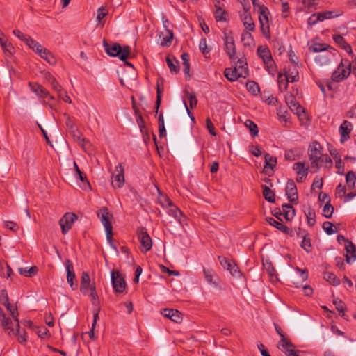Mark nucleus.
I'll return each mask as SVG.
<instances>
[{
	"label": "nucleus",
	"instance_id": "13",
	"mask_svg": "<svg viewBox=\"0 0 356 356\" xmlns=\"http://www.w3.org/2000/svg\"><path fill=\"white\" fill-rule=\"evenodd\" d=\"M225 50L229 56V58L232 60H236V47L234 43V40L232 36L229 35L227 33H225Z\"/></svg>",
	"mask_w": 356,
	"mask_h": 356
},
{
	"label": "nucleus",
	"instance_id": "9",
	"mask_svg": "<svg viewBox=\"0 0 356 356\" xmlns=\"http://www.w3.org/2000/svg\"><path fill=\"white\" fill-rule=\"evenodd\" d=\"M31 90L34 92L40 99H46L54 100V97L50 95L49 91L42 85L37 82H30L29 83Z\"/></svg>",
	"mask_w": 356,
	"mask_h": 356
},
{
	"label": "nucleus",
	"instance_id": "29",
	"mask_svg": "<svg viewBox=\"0 0 356 356\" xmlns=\"http://www.w3.org/2000/svg\"><path fill=\"white\" fill-rule=\"evenodd\" d=\"M282 214L286 220H291L295 216V209L293 206L284 204L282 205Z\"/></svg>",
	"mask_w": 356,
	"mask_h": 356
},
{
	"label": "nucleus",
	"instance_id": "58",
	"mask_svg": "<svg viewBox=\"0 0 356 356\" xmlns=\"http://www.w3.org/2000/svg\"><path fill=\"white\" fill-rule=\"evenodd\" d=\"M13 33L15 36H17L21 40L24 41L26 45L29 43V40L31 39V38L29 35L24 34L19 30H14Z\"/></svg>",
	"mask_w": 356,
	"mask_h": 356
},
{
	"label": "nucleus",
	"instance_id": "33",
	"mask_svg": "<svg viewBox=\"0 0 356 356\" xmlns=\"http://www.w3.org/2000/svg\"><path fill=\"white\" fill-rule=\"evenodd\" d=\"M298 118L301 125L307 127L309 125L312 117L309 113H294Z\"/></svg>",
	"mask_w": 356,
	"mask_h": 356
},
{
	"label": "nucleus",
	"instance_id": "40",
	"mask_svg": "<svg viewBox=\"0 0 356 356\" xmlns=\"http://www.w3.org/2000/svg\"><path fill=\"white\" fill-rule=\"evenodd\" d=\"M346 181L349 189L353 188L356 182L355 172L352 170L348 171L346 175Z\"/></svg>",
	"mask_w": 356,
	"mask_h": 356
},
{
	"label": "nucleus",
	"instance_id": "62",
	"mask_svg": "<svg viewBox=\"0 0 356 356\" xmlns=\"http://www.w3.org/2000/svg\"><path fill=\"white\" fill-rule=\"evenodd\" d=\"M167 31L168 33V35L163 38V41L161 42L162 46L168 47L171 44L172 39H173V33L172 31L170 29H167Z\"/></svg>",
	"mask_w": 356,
	"mask_h": 356
},
{
	"label": "nucleus",
	"instance_id": "26",
	"mask_svg": "<svg viewBox=\"0 0 356 356\" xmlns=\"http://www.w3.org/2000/svg\"><path fill=\"white\" fill-rule=\"evenodd\" d=\"M215 7L216 10L215 12V19L216 22H227V13L218 6L220 3L219 0H214Z\"/></svg>",
	"mask_w": 356,
	"mask_h": 356
},
{
	"label": "nucleus",
	"instance_id": "60",
	"mask_svg": "<svg viewBox=\"0 0 356 356\" xmlns=\"http://www.w3.org/2000/svg\"><path fill=\"white\" fill-rule=\"evenodd\" d=\"M199 48L205 57H207L208 55H209L210 49H209L207 45L206 39L204 38L201 40Z\"/></svg>",
	"mask_w": 356,
	"mask_h": 356
},
{
	"label": "nucleus",
	"instance_id": "63",
	"mask_svg": "<svg viewBox=\"0 0 356 356\" xmlns=\"http://www.w3.org/2000/svg\"><path fill=\"white\" fill-rule=\"evenodd\" d=\"M218 259L221 266L228 270L231 266L234 263V261L229 260L227 258L219 256Z\"/></svg>",
	"mask_w": 356,
	"mask_h": 356
},
{
	"label": "nucleus",
	"instance_id": "39",
	"mask_svg": "<svg viewBox=\"0 0 356 356\" xmlns=\"http://www.w3.org/2000/svg\"><path fill=\"white\" fill-rule=\"evenodd\" d=\"M265 165L264 168H270L273 170L277 163V158L270 155L269 154H266L265 156Z\"/></svg>",
	"mask_w": 356,
	"mask_h": 356
},
{
	"label": "nucleus",
	"instance_id": "42",
	"mask_svg": "<svg viewBox=\"0 0 356 356\" xmlns=\"http://www.w3.org/2000/svg\"><path fill=\"white\" fill-rule=\"evenodd\" d=\"M37 268L36 266H31L30 268H19L18 272L20 275H22L25 277H31L36 273Z\"/></svg>",
	"mask_w": 356,
	"mask_h": 356
},
{
	"label": "nucleus",
	"instance_id": "3",
	"mask_svg": "<svg viewBox=\"0 0 356 356\" xmlns=\"http://www.w3.org/2000/svg\"><path fill=\"white\" fill-rule=\"evenodd\" d=\"M323 154V147L317 141H312L308 147V156L313 168L318 170L319 162Z\"/></svg>",
	"mask_w": 356,
	"mask_h": 356
},
{
	"label": "nucleus",
	"instance_id": "36",
	"mask_svg": "<svg viewBox=\"0 0 356 356\" xmlns=\"http://www.w3.org/2000/svg\"><path fill=\"white\" fill-rule=\"evenodd\" d=\"M279 121L285 127H289L291 124L290 113H277Z\"/></svg>",
	"mask_w": 356,
	"mask_h": 356
},
{
	"label": "nucleus",
	"instance_id": "24",
	"mask_svg": "<svg viewBox=\"0 0 356 356\" xmlns=\"http://www.w3.org/2000/svg\"><path fill=\"white\" fill-rule=\"evenodd\" d=\"M162 315L172 320L174 322L179 323L181 321V313L178 310L172 309H164L161 311Z\"/></svg>",
	"mask_w": 356,
	"mask_h": 356
},
{
	"label": "nucleus",
	"instance_id": "27",
	"mask_svg": "<svg viewBox=\"0 0 356 356\" xmlns=\"http://www.w3.org/2000/svg\"><path fill=\"white\" fill-rule=\"evenodd\" d=\"M74 166L78 178L83 183V185H81V187L84 190L90 189V185L86 179V176L80 170L75 161L74 162Z\"/></svg>",
	"mask_w": 356,
	"mask_h": 356
},
{
	"label": "nucleus",
	"instance_id": "25",
	"mask_svg": "<svg viewBox=\"0 0 356 356\" xmlns=\"http://www.w3.org/2000/svg\"><path fill=\"white\" fill-rule=\"evenodd\" d=\"M292 343L288 341L282 340L278 345V348L285 353L286 356H298V352L291 348Z\"/></svg>",
	"mask_w": 356,
	"mask_h": 356
},
{
	"label": "nucleus",
	"instance_id": "34",
	"mask_svg": "<svg viewBox=\"0 0 356 356\" xmlns=\"http://www.w3.org/2000/svg\"><path fill=\"white\" fill-rule=\"evenodd\" d=\"M323 278L334 286L339 285L341 282L339 278L331 272H325L323 273Z\"/></svg>",
	"mask_w": 356,
	"mask_h": 356
},
{
	"label": "nucleus",
	"instance_id": "8",
	"mask_svg": "<svg viewBox=\"0 0 356 356\" xmlns=\"http://www.w3.org/2000/svg\"><path fill=\"white\" fill-rule=\"evenodd\" d=\"M113 287L116 293H122L126 288V282L118 271H113L111 275Z\"/></svg>",
	"mask_w": 356,
	"mask_h": 356
},
{
	"label": "nucleus",
	"instance_id": "12",
	"mask_svg": "<svg viewBox=\"0 0 356 356\" xmlns=\"http://www.w3.org/2000/svg\"><path fill=\"white\" fill-rule=\"evenodd\" d=\"M97 215L101 222L104 225L105 230L113 229V226L110 220L113 218V215L109 213L106 207H102L97 212Z\"/></svg>",
	"mask_w": 356,
	"mask_h": 356
},
{
	"label": "nucleus",
	"instance_id": "4",
	"mask_svg": "<svg viewBox=\"0 0 356 356\" xmlns=\"http://www.w3.org/2000/svg\"><path fill=\"white\" fill-rule=\"evenodd\" d=\"M350 74V63L347 60H342L337 70L332 74L334 81L339 82L347 78Z\"/></svg>",
	"mask_w": 356,
	"mask_h": 356
},
{
	"label": "nucleus",
	"instance_id": "11",
	"mask_svg": "<svg viewBox=\"0 0 356 356\" xmlns=\"http://www.w3.org/2000/svg\"><path fill=\"white\" fill-rule=\"evenodd\" d=\"M77 219L76 216L73 213H66L59 220L62 233L65 234L71 229L72 224Z\"/></svg>",
	"mask_w": 356,
	"mask_h": 356
},
{
	"label": "nucleus",
	"instance_id": "17",
	"mask_svg": "<svg viewBox=\"0 0 356 356\" xmlns=\"http://www.w3.org/2000/svg\"><path fill=\"white\" fill-rule=\"evenodd\" d=\"M296 274L292 277V283L296 287H299L308 278V273L307 270H302L299 268H296Z\"/></svg>",
	"mask_w": 356,
	"mask_h": 356
},
{
	"label": "nucleus",
	"instance_id": "21",
	"mask_svg": "<svg viewBox=\"0 0 356 356\" xmlns=\"http://www.w3.org/2000/svg\"><path fill=\"white\" fill-rule=\"evenodd\" d=\"M0 325L8 334L14 332L13 321L9 318L6 317V315L1 308H0Z\"/></svg>",
	"mask_w": 356,
	"mask_h": 356
},
{
	"label": "nucleus",
	"instance_id": "59",
	"mask_svg": "<svg viewBox=\"0 0 356 356\" xmlns=\"http://www.w3.org/2000/svg\"><path fill=\"white\" fill-rule=\"evenodd\" d=\"M340 15V14H334L332 11H326L323 13H318V17H321L320 21H323L326 19H331L334 17H337Z\"/></svg>",
	"mask_w": 356,
	"mask_h": 356
},
{
	"label": "nucleus",
	"instance_id": "23",
	"mask_svg": "<svg viewBox=\"0 0 356 356\" xmlns=\"http://www.w3.org/2000/svg\"><path fill=\"white\" fill-rule=\"evenodd\" d=\"M285 100L291 111H305V108H302L293 95H289L286 96Z\"/></svg>",
	"mask_w": 356,
	"mask_h": 356
},
{
	"label": "nucleus",
	"instance_id": "51",
	"mask_svg": "<svg viewBox=\"0 0 356 356\" xmlns=\"http://www.w3.org/2000/svg\"><path fill=\"white\" fill-rule=\"evenodd\" d=\"M236 69L234 68H227L225 70V77L230 81H235L239 77L237 76Z\"/></svg>",
	"mask_w": 356,
	"mask_h": 356
},
{
	"label": "nucleus",
	"instance_id": "32",
	"mask_svg": "<svg viewBox=\"0 0 356 356\" xmlns=\"http://www.w3.org/2000/svg\"><path fill=\"white\" fill-rule=\"evenodd\" d=\"M69 133L71 134L74 140H76L83 147H84L85 142L86 140L84 138H83L82 134L78 130V129H72V130H70Z\"/></svg>",
	"mask_w": 356,
	"mask_h": 356
},
{
	"label": "nucleus",
	"instance_id": "38",
	"mask_svg": "<svg viewBox=\"0 0 356 356\" xmlns=\"http://www.w3.org/2000/svg\"><path fill=\"white\" fill-rule=\"evenodd\" d=\"M40 56L45 60L50 65H55L56 63V59L54 56L47 49L43 50Z\"/></svg>",
	"mask_w": 356,
	"mask_h": 356
},
{
	"label": "nucleus",
	"instance_id": "35",
	"mask_svg": "<svg viewBox=\"0 0 356 356\" xmlns=\"http://www.w3.org/2000/svg\"><path fill=\"white\" fill-rule=\"evenodd\" d=\"M29 47L33 51L39 54V56L42 54L43 50L46 48L43 47L40 43L37 41L34 40L33 38L29 40V43L27 44Z\"/></svg>",
	"mask_w": 356,
	"mask_h": 356
},
{
	"label": "nucleus",
	"instance_id": "18",
	"mask_svg": "<svg viewBox=\"0 0 356 356\" xmlns=\"http://www.w3.org/2000/svg\"><path fill=\"white\" fill-rule=\"evenodd\" d=\"M346 261L348 264H352L356 260V248L351 241H347L345 244Z\"/></svg>",
	"mask_w": 356,
	"mask_h": 356
},
{
	"label": "nucleus",
	"instance_id": "64",
	"mask_svg": "<svg viewBox=\"0 0 356 356\" xmlns=\"http://www.w3.org/2000/svg\"><path fill=\"white\" fill-rule=\"evenodd\" d=\"M241 40L245 45H250L253 38L250 33L245 31L241 35Z\"/></svg>",
	"mask_w": 356,
	"mask_h": 356
},
{
	"label": "nucleus",
	"instance_id": "52",
	"mask_svg": "<svg viewBox=\"0 0 356 356\" xmlns=\"http://www.w3.org/2000/svg\"><path fill=\"white\" fill-rule=\"evenodd\" d=\"M246 88L248 92L254 95H257V93L259 92V85L257 83L253 81H248L246 83Z\"/></svg>",
	"mask_w": 356,
	"mask_h": 356
},
{
	"label": "nucleus",
	"instance_id": "41",
	"mask_svg": "<svg viewBox=\"0 0 356 356\" xmlns=\"http://www.w3.org/2000/svg\"><path fill=\"white\" fill-rule=\"evenodd\" d=\"M305 213L307 220V222L310 226H313L316 222V213L311 207H307L305 211Z\"/></svg>",
	"mask_w": 356,
	"mask_h": 356
},
{
	"label": "nucleus",
	"instance_id": "10",
	"mask_svg": "<svg viewBox=\"0 0 356 356\" xmlns=\"http://www.w3.org/2000/svg\"><path fill=\"white\" fill-rule=\"evenodd\" d=\"M3 294L6 295L5 300H3V299H1V302L6 307V309L10 312V316L13 318V321H14L13 324L14 323L15 324L16 331H17V332H19V319H18L19 313H18L17 309L15 306L11 305L9 302L8 293H4Z\"/></svg>",
	"mask_w": 356,
	"mask_h": 356
},
{
	"label": "nucleus",
	"instance_id": "6",
	"mask_svg": "<svg viewBox=\"0 0 356 356\" xmlns=\"http://www.w3.org/2000/svg\"><path fill=\"white\" fill-rule=\"evenodd\" d=\"M138 238L140 243L141 252L146 253L152 247V241L145 227H139L137 229Z\"/></svg>",
	"mask_w": 356,
	"mask_h": 356
},
{
	"label": "nucleus",
	"instance_id": "19",
	"mask_svg": "<svg viewBox=\"0 0 356 356\" xmlns=\"http://www.w3.org/2000/svg\"><path fill=\"white\" fill-rule=\"evenodd\" d=\"M352 124L345 120L339 127V133L341 134V143H343L350 138V134L352 130Z\"/></svg>",
	"mask_w": 356,
	"mask_h": 356
},
{
	"label": "nucleus",
	"instance_id": "46",
	"mask_svg": "<svg viewBox=\"0 0 356 356\" xmlns=\"http://www.w3.org/2000/svg\"><path fill=\"white\" fill-rule=\"evenodd\" d=\"M197 101L195 96L189 94L188 96V102H184L186 111H190V109H193L197 105Z\"/></svg>",
	"mask_w": 356,
	"mask_h": 356
},
{
	"label": "nucleus",
	"instance_id": "43",
	"mask_svg": "<svg viewBox=\"0 0 356 356\" xmlns=\"http://www.w3.org/2000/svg\"><path fill=\"white\" fill-rule=\"evenodd\" d=\"M263 195L266 200L269 202H275V193L274 192L270 189L268 186H263Z\"/></svg>",
	"mask_w": 356,
	"mask_h": 356
},
{
	"label": "nucleus",
	"instance_id": "48",
	"mask_svg": "<svg viewBox=\"0 0 356 356\" xmlns=\"http://www.w3.org/2000/svg\"><path fill=\"white\" fill-rule=\"evenodd\" d=\"M90 298V301L92 304L95 306H97L99 305L98 296L96 292V289L95 285H91L90 290H89L88 294Z\"/></svg>",
	"mask_w": 356,
	"mask_h": 356
},
{
	"label": "nucleus",
	"instance_id": "7",
	"mask_svg": "<svg viewBox=\"0 0 356 356\" xmlns=\"http://www.w3.org/2000/svg\"><path fill=\"white\" fill-rule=\"evenodd\" d=\"M112 186L120 188L124 184V168L122 163L115 167V173L112 175Z\"/></svg>",
	"mask_w": 356,
	"mask_h": 356
},
{
	"label": "nucleus",
	"instance_id": "14",
	"mask_svg": "<svg viewBox=\"0 0 356 356\" xmlns=\"http://www.w3.org/2000/svg\"><path fill=\"white\" fill-rule=\"evenodd\" d=\"M285 191L289 200L291 203L297 204L298 195L296 185L293 180L291 179L287 181Z\"/></svg>",
	"mask_w": 356,
	"mask_h": 356
},
{
	"label": "nucleus",
	"instance_id": "49",
	"mask_svg": "<svg viewBox=\"0 0 356 356\" xmlns=\"http://www.w3.org/2000/svg\"><path fill=\"white\" fill-rule=\"evenodd\" d=\"M263 266L265 269V270L267 272L268 275L273 279L275 277V280H277V277H275V270L270 261H265L263 262Z\"/></svg>",
	"mask_w": 356,
	"mask_h": 356
},
{
	"label": "nucleus",
	"instance_id": "16",
	"mask_svg": "<svg viewBox=\"0 0 356 356\" xmlns=\"http://www.w3.org/2000/svg\"><path fill=\"white\" fill-rule=\"evenodd\" d=\"M65 264L67 270V282L70 284L71 289L72 290H75L77 289L78 284L76 282H74L76 277L74 272L73 264L69 259L65 261Z\"/></svg>",
	"mask_w": 356,
	"mask_h": 356
},
{
	"label": "nucleus",
	"instance_id": "1",
	"mask_svg": "<svg viewBox=\"0 0 356 356\" xmlns=\"http://www.w3.org/2000/svg\"><path fill=\"white\" fill-rule=\"evenodd\" d=\"M309 52L318 53L314 60L320 66L329 65L336 55V50L326 44L315 43L309 47Z\"/></svg>",
	"mask_w": 356,
	"mask_h": 356
},
{
	"label": "nucleus",
	"instance_id": "56",
	"mask_svg": "<svg viewBox=\"0 0 356 356\" xmlns=\"http://www.w3.org/2000/svg\"><path fill=\"white\" fill-rule=\"evenodd\" d=\"M323 229L324 231L328 234L331 235L335 232H337V229L334 227V225L329 221H325L323 223Z\"/></svg>",
	"mask_w": 356,
	"mask_h": 356
},
{
	"label": "nucleus",
	"instance_id": "44",
	"mask_svg": "<svg viewBox=\"0 0 356 356\" xmlns=\"http://www.w3.org/2000/svg\"><path fill=\"white\" fill-rule=\"evenodd\" d=\"M163 92V86L158 81L157 84H156V101L155 103L156 111H158V110L159 108L161 101V95H162Z\"/></svg>",
	"mask_w": 356,
	"mask_h": 356
},
{
	"label": "nucleus",
	"instance_id": "57",
	"mask_svg": "<svg viewBox=\"0 0 356 356\" xmlns=\"http://www.w3.org/2000/svg\"><path fill=\"white\" fill-rule=\"evenodd\" d=\"M99 309H98L97 311L96 312H95L93 314V322L92 324V327H91V330H90V332H88L90 338L92 339H95L96 338L95 336V333H94V329L96 326L97 321L99 319Z\"/></svg>",
	"mask_w": 356,
	"mask_h": 356
},
{
	"label": "nucleus",
	"instance_id": "61",
	"mask_svg": "<svg viewBox=\"0 0 356 356\" xmlns=\"http://www.w3.org/2000/svg\"><path fill=\"white\" fill-rule=\"evenodd\" d=\"M159 202L163 207L172 206V202L168 196L161 195L159 197Z\"/></svg>",
	"mask_w": 356,
	"mask_h": 356
},
{
	"label": "nucleus",
	"instance_id": "53",
	"mask_svg": "<svg viewBox=\"0 0 356 356\" xmlns=\"http://www.w3.org/2000/svg\"><path fill=\"white\" fill-rule=\"evenodd\" d=\"M245 125L246 127H248L251 133V134L253 136H256L258 135V133H259V130H258V128H257V124L253 122L252 120H247L245 122Z\"/></svg>",
	"mask_w": 356,
	"mask_h": 356
},
{
	"label": "nucleus",
	"instance_id": "55",
	"mask_svg": "<svg viewBox=\"0 0 356 356\" xmlns=\"http://www.w3.org/2000/svg\"><path fill=\"white\" fill-rule=\"evenodd\" d=\"M301 247L307 252H310L312 251V244L310 241V238L308 234H306L303 236Z\"/></svg>",
	"mask_w": 356,
	"mask_h": 356
},
{
	"label": "nucleus",
	"instance_id": "5",
	"mask_svg": "<svg viewBox=\"0 0 356 356\" xmlns=\"http://www.w3.org/2000/svg\"><path fill=\"white\" fill-rule=\"evenodd\" d=\"M258 11L259 13V20L261 31L264 36H265L266 38L269 39L270 38V33L268 17V14L269 13L268 8L266 6L262 5L261 6H259V10Z\"/></svg>",
	"mask_w": 356,
	"mask_h": 356
},
{
	"label": "nucleus",
	"instance_id": "54",
	"mask_svg": "<svg viewBox=\"0 0 356 356\" xmlns=\"http://www.w3.org/2000/svg\"><path fill=\"white\" fill-rule=\"evenodd\" d=\"M330 200L324 205L323 209V214L326 218H330L334 212V207L330 203Z\"/></svg>",
	"mask_w": 356,
	"mask_h": 356
},
{
	"label": "nucleus",
	"instance_id": "28",
	"mask_svg": "<svg viewBox=\"0 0 356 356\" xmlns=\"http://www.w3.org/2000/svg\"><path fill=\"white\" fill-rule=\"evenodd\" d=\"M136 113V122L140 128L141 134L143 136L144 140H145L146 138L148 139L149 136L148 129L145 127V121H144L143 117L141 116V115L138 114V113Z\"/></svg>",
	"mask_w": 356,
	"mask_h": 356
},
{
	"label": "nucleus",
	"instance_id": "22",
	"mask_svg": "<svg viewBox=\"0 0 356 356\" xmlns=\"http://www.w3.org/2000/svg\"><path fill=\"white\" fill-rule=\"evenodd\" d=\"M240 17L247 30L250 31H254L255 30V24L250 13L248 12V10L243 11L240 15Z\"/></svg>",
	"mask_w": 356,
	"mask_h": 356
},
{
	"label": "nucleus",
	"instance_id": "20",
	"mask_svg": "<svg viewBox=\"0 0 356 356\" xmlns=\"http://www.w3.org/2000/svg\"><path fill=\"white\" fill-rule=\"evenodd\" d=\"M91 285H95V284H91V280L90 276L87 272H83L81 273V284H80V291L81 292L86 295L88 294L89 290H90Z\"/></svg>",
	"mask_w": 356,
	"mask_h": 356
},
{
	"label": "nucleus",
	"instance_id": "37",
	"mask_svg": "<svg viewBox=\"0 0 356 356\" xmlns=\"http://www.w3.org/2000/svg\"><path fill=\"white\" fill-rule=\"evenodd\" d=\"M169 209L168 211V213L170 216H173L176 220H177L179 222H181V217L183 216L182 212L179 209L178 207L172 204V206L169 207Z\"/></svg>",
	"mask_w": 356,
	"mask_h": 356
},
{
	"label": "nucleus",
	"instance_id": "15",
	"mask_svg": "<svg viewBox=\"0 0 356 356\" xmlns=\"http://www.w3.org/2000/svg\"><path fill=\"white\" fill-rule=\"evenodd\" d=\"M257 54L261 57L268 68L273 67L274 61L272 58L269 49L266 47L259 46L257 48Z\"/></svg>",
	"mask_w": 356,
	"mask_h": 356
},
{
	"label": "nucleus",
	"instance_id": "50",
	"mask_svg": "<svg viewBox=\"0 0 356 356\" xmlns=\"http://www.w3.org/2000/svg\"><path fill=\"white\" fill-rule=\"evenodd\" d=\"M234 69H236V72L237 74V76L239 78H247L249 75L248 69L247 66H243V65H235Z\"/></svg>",
	"mask_w": 356,
	"mask_h": 356
},
{
	"label": "nucleus",
	"instance_id": "45",
	"mask_svg": "<svg viewBox=\"0 0 356 356\" xmlns=\"http://www.w3.org/2000/svg\"><path fill=\"white\" fill-rule=\"evenodd\" d=\"M158 124H159V137L163 138L166 136V131L164 124V118L163 113H161L158 118Z\"/></svg>",
	"mask_w": 356,
	"mask_h": 356
},
{
	"label": "nucleus",
	"instance_id": "2",
	"mask_svg": "<svg viewBox=\"0 0 356 356\" xmlns=\"http://www.w3.org/2000/svg\"><path fill=\"white\" fill-rule=\"evenodd\" d=\"M105 51L111 56H118L124 61L131 57V48L129 46L121 47L118 43L109 44L105 40L103 41Z\"/></svg>",
	"mask_w": 356,
	"mask_h": 356
},
{
	"label": "nucleus",
	"instance_id": "30",
	"mask_svg": "<svg viewBox=\"0 0 356 356\" xmlns=\"http://www.w3.org/2000/svg\"><path fill=\"white\" fill-rule=\"evenodd\" d=\"M293 169L296 172L297 175L307 176L309 168L305 166V163L297 162L293 165Z\"/></svg>",
	"mask_w": 356,
	"mask_h": 356
},
{
	"label": "nucleus",
	"instance_id": "31",
	"mask_svg": "<svg viewBox=\"0 0 356 356\" xmlns=\"http://www.w3.org/2000/svg\"><path fill=\"white\" fill-rule=\"evenodd\" d=\"M266 221L272 226L276 227L277 229L280 230L283 233H288L289 232V228L288 227L284 225L280 222L276 220L272 217H269L266 218Z\"/></svg>",
	"mask_w": 356,
	"mask_h": 356
},
{
	"label": "nucleus",
	"instance_id": "47",
	"mask_svg": "<svg viewBox=\"0 0 356 356\" xmlns=\"http://www.w3.org/2000/svg\"><path fill=\"white\" fill-rule=\"evenodd\" d=\"M333 304L335 305V307L337 309V310L339 312V314L345 318V310H346V306H345V304L343 301H341L340 299L339 298H335L334 300H333Z\"/></svg>",
	"mask_w": 356,
	"mask_h": 356
}]
</instances>
